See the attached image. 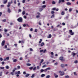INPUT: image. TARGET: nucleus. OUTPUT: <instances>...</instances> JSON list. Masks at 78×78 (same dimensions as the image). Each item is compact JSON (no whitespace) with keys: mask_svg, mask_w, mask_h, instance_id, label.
<instances>
[{"mask_svg":"<svg viewBox=\"0 0 78 78\" xmlns=\"http://www.w3.org/2000/svg\"><path fill=\"white\" fill-rule=\"evenodd\" d=\"M5 41L4 40L1 43V45L2 46H4L5 45Z\"/></svg>","mask_w":78,"mask_h":78,"instance_id":"obj_6","label":"nucleus"},{"mask_svg":"<svg viewBox=\"0 0 78 78\" xmlns=\"http://www.w3.org/2000/svg\"><path fill=\"white\" fill-rule=\"evenodd\" d=\"M43 45H44V43L42 42L41 44V47H43Z\"/></svg>","mask_w":78,"mask_h":78,"instance_id":"obj_13","label":"nucleus"},{"mask_svg":"<svg viewBox=\"0 0 78 78\" xmlns=\"http://www.w3.org/2000/svg\"><path fill=\"white\" fill-rule=\"evenodd\" d=\"M66 4L67 5H71V3L69 2H66Z\"/></svg>","mask_w":78,"mask_h":78,"instance_id":"obj_9","label":"nucleus"},{"mask_svg":"<svg viewBox=\"0 0 78 78\" xmlns=\"http://www.w3.org/2000/svg\"><path fill=\"white\" fill-rule=\"evenodd\" d=\"M17 61V59H15L13 60V62H15Z\"/></svg>","mask_w":78,"mask_h":78,"instance_id":"obj_19","label":"nucleus"},{"mask_svg":"<svg viewBox=\"0 0 78 78\" xmlns=\"http://www.w3.org/2000/svg\"><path fill=\"white\" fill-rule=\"evenodd\" d=\"M50 76L49 75H47L46 76V78H50Z\"/></svg>","mask_w":78,"mask_h":78,"instance_id":"obj_38","label":"nucleus"},{"mask_svg":"<svg viewBox=\"0 0 78 78\" xmlns=\"http://www.w3.org/2000/svg\"><path fill=\"white\" fill-rule=\"evenodd\" d=\"M69 34L70 35H71V36H73L74 34V32H72V30H69Z\"/></svg>","mask_w":78,"mask_h":78,"instance_id":"obj_2","label":"nucleus"},{"mask_svg":"<svg viewBox=\"0 0 78 78\" xmlns=\"http://www.w3.org/2000/svg\"><path fill=\"white\" fill-rule=\"evenodd\" d=\"M14 45L15 46V47H17V44H14Z\"/></svg>","mask_w":78,"mask_h":78,"instance_id":"obj_63","label":"nucleus"},{"mask_svg":"<svg viewBox=\"0 0 78 78\" xmlns=\"http://www.w3.org/2000/svg\"><path fill=\"white\" fill-rule=\"evenodd\" d=\"M44 72H46L47 71V69H45L44 70Z\"/></svg>","mask_w":78,"mask_h":78,"instance_id":"obj_48","label":"nucleus"},{"mask_svg":"<svg viewBox=\"0 0 78 78\" xmlns=\"http://www.w3.org/2000/svg\"><path fill=\"white\" fill-rule=\"evenodd\" d=\"M31 78H34V74H33L31 76Z\"/></svg>","mask_w":78,"mask_h":78,"instance_id":"obj_25","label":"nucleus"},{"mask_svg":"<svg viewBox=\"0 0 78 78\" xmlns=\"http://www.w3.org/2000/svg\"><path fill=\"white\" fill-rule=\"evenodd\" d=\"M8 2V0H5V1H4V4H6V3Z\"/></svg>","mask_w":78,"mask_h":78,"instance_id":"obj_17","label":"nucleus"},{"mask_svg":"<svg viewBox=\"0 0 78 78\" xmlns=\"http://www.w3.org/2000/svg\"><path fill=\"white\" fill-rule=\"evenodd\" d=\"M30 51H33V49L31 48H30Z\"/></svg>","mask_w":78,"mask_h":78,"instance_id":"obj_45","label":"nucleus"},{"mask_svg":"<svg viewBox=\"0 0 78 78\" xmlns=\"http://www.w3.org/2000/svg\"><path fill=\"white\" fill-rule=\"evenodd\" d=\"M59 73H60V75L61 76H62L64 75V72H62L61 71H59Z\"/></svg>","mask_w":78,"mask_h":78,"instance_id":"obj_4","label":"nucleus"},{"mask_svg":"<svg viewBox=\"0 0 78 78\" xmlns=\"http://www.w3.org/2000/svg\"><path fill=\"white\" fill-rule=\"evenodd\" d=\"M65 78H70V77H69V76H68V75L65 76Z\"/></svg>","mask_w":78,"mask_h":78,"instance_id":"obj_39","label":"nucleus"},{"mask_svg":"<svg viewBox=\"0 0 78 78\" xmlns=\"http://www.w3.org/2000/svg\"><path fill=\"white\" fill-rule=\"evenodd\" d=\"M23 75H26V72L25 71H24L23 72Z\"/></svg>","mask_w":78,"mask_h":78,"instance_id":"obj_55","label":"nucleus"},{"mask_svg":"<svg viewBox=\"0 0 78 78\" xmlns=\"http://www.w3.org/2000/svg\"><path fill=\"white\" fill-rule=\"evenodd\" d=\"M61 67H62V68L63 67H64V66H65L64 64H61Z\"/></svg>","mask_w":78,"mask_h":78,"instance_id":"obj_18","label":"nucleus"},{"mask_svg":"<svg viewBox=\"0 0 78 78\" xmlns=\"http://www.w3.org/2000/svg\"><path fill=\"white\" fill-rule=\"evenodd\" d=\"M10 75H14V72H12L10 73Z\"/></svg>","mask_w":78,"mask_h":78,"instance_id":"obj_32","label":"nucleus"},{"mask_svg":"<svg viewBox=\"0 0 78 78\" xmlns=\"http://www.w3.org/2000/svg\"><path fill=\"white\" fill-rule=\"evenodd\" d=\"M37 69H40L39 66H37Z\"/></svg>","mask_w":78,"mask_h":78,"instance_id":"obj_64","label":"nucleus"},{"mask_svg":"<svg viewBox=\"0 0 78 78\" xmlns=\"http://www.w3.org/2000/svg\"><path fill=\"white\" fill-rule=\"evenodd\" d=\"M47 70H50L51 69V68L50 67H48L46 68Z\"/></svg>","mask_w":78,"mask_h":78,"instance_id":"obj_44","label":"nucleus"},{"mask_svg":"<svg viewBox=\"0 0 78 78\" xmlns=\"http://www.w3.org/2000/svg\"><path fill=\"white\" fill-rule=\"evenodd\" d=\"M17 20L19 22H22L23 21V19L22 17H20L17 19Z\"/></svg>","mask_w":78,"mask_h":78,"instance_id":"obj_1","label":"nucleus"},{"mask_svg":"<svg viewBox=\"0 0 78 78\" xmlns=\"http://www.w3.org/2000/svg\"><path fill=\"white\" fill-rule=\"evenodd\" d=\"M5 32H8V30L5 29H4Z\"/></svg>","mask_w":78,"mask_h":78,"instance_id":"obj_41","label":"nucleus"},{"mask_svg":"<svg viewBox=\"0 0 78 78\" xmlns=\"http://www.w3.org/2000/svg\"><path fill=\"white\" fill-rule=\"evenodd\" d=\"M40 17V16L39 15L36 16V18L37 19H38V18H39Z\"/></svg>","mask_w":78,"mask_h":78,"instance_id":"obj_26","label":"nucleus"},{"mask_svg":"<svg viewBox=\"0 0 78 78\" xmlns=\"http://www.w3.org/2000/svg\"><path fill=\"white\" fill-rule=\"evenodd\" d=\"M6 59L7 60H9V57H7L6 58Z\"/></svg>","mask_w":78,"mask_h":78,"instance_id":"obj_42","label":"nucleus"},{"mask_svg":"<svg viewBox=\"0 0 78 78\" xmlns=\"http://www.w3.org/2000/svg\"><path fill=\"white\" fill-rule=\"evenodd\" d=\"M52 3L53 5H55V4H56V2H55V1H52Z\"/></svg>","mask_w":78,"mask_h":78,"instance_id":"obj_24","label":"nucleus"},{"mask_svg":"<svg viewBox=\"0 0 78 78\" xmlns=\"http://www.w3.org/2000/svg\"><path fill=\"white\" fill-rule=\"evenodd\" d=\"M54 76L55 77V78H58V75H56V73H54Z\"/></svg>","mask_w":78,"mask_h":78,"instance_id":"obj_8","label":"nucleus"},{"mask_svg":"<svg viewBox=\"0 0 78 78\" xmlns=\"http://www.w3.org/2000/svg\"><path fill=\"white\" fill-rule=\"evenodd\" d=\"M62 25H63L64 26V25H66V24H65V23H62Z\"/></svg>","mask_w":78,"mask_h":78,"instance_id":"obj_62","label":"nucleus"},{"mask_svg":"<svg viewBox=\"0 0 78 78\" xmlns=\"http://www.w3.org/2000/svg\"><path fill=\"white\" fill-rule=\"evenodd\" d=\"M43 10V8H40L39 9V11H40V12H41V11Z\"/></svg>","mask_w":78,"mask_h":78,"instance_id":"obj_16","label":"nucleus"},{"mask_svg":"<svg viewBox=\"0 0 78 78\" xmlns=\"http://www.w3.org/2000/svg\"><path fill=\"white\" fill-rule=\"evenodd\" d=\"M76 55V53H73L72 54V55H73V57H74V56H75V55Z\"/></svg>","mask_w":78,"mask_h":78,"instance_id":"obj_23","label":"nucleus"},{"mask_svg":"<svg viewBox=\"0 0 78 78\" xmlns=\"http://www.w3.org/2000/svg\"><path fill=\"white\" fill-rule=\"evenodd\" d=\"M17 68H18V69H20V66H17Z\"/></svg>","mask_w":78,"mask_h":78,"instance_id":"obj_36","label":"nucleus"},{"mask_svg":"<svg viewBox=\"0 0 78 78\" xmlns=\"http://www.w3.org/2000/svg\"><path fill=\"white\" fill-rule=\"evenodd\" d=\"M45 76V75L44 74H42L41 75V77H42V78L44 77V76Z\"/></svg>","mask_w":78,"mask_h":78,"instance_id":"obj_14","label":"nucleus"},{"mask_svg":"<svg viewBox=\"0 0 78 78\" xmlns=\"http://www.w3.org/2000/svg\"><path fill=\"white\" fill-rule=\"evenodd\" d=\"M14 4H16V0H15L14 1Z\"/></svg>","mask_w":78,"mask_h":78,"instance_id":"obj_53","label":"nucleus"},{"mask_svg":"<svg viewBox=\"0 0 78 78\" xmlns=\"http://www.w3.org/2000/svg\"><path fill=\"white\" fill-rule=\"evenodd\" d=\"M36 70V67H34L33 69V70Z\"/></svg>","mask_w":78,"mask_h":78,"instance_id":"obj_33","label":"nucleus"},{"mask_svg":"<svg viewBox=\"0 0 78 78\" xmlns=\"http://www.w3.org/2000/svg\"><path fill=\"white\" fill-rule=\"evenodd\" d=\"M56 11H59V9H55Z\"/></svg>","mask_w":78,"mask_h":78,"instance_id":"obj_58","label":"nucleus"},{"mask_svg":"<svg viewBox=\"0 0 78 78\" xmlns=\"http://www.w3.org/2000/svg\"><path fill=\"white\" fill-rule=\"evenodd\" d=\"M47 37L48 38H51V34H49Z\"/></svg>","mask_w":78,"mask_h":78,"instance_id":"obj_11","label":"nucleus"},{"mask_svg":"<svg viewBox=\"0 0 78 78\" xmlns=\"http://www.w3.org/2000/svg\"><path fill=\"white\" fill-rule=\"evenodd\" d=\"M22 14L23 15H24L25 14V11H23L22 12Z\"/></svg>","mask_w":78,"mask_h":78,"instance_id":"obj_28","label":"nucleus"},{"mask_svg":"<svg viewBox=\"0 0 78 78\" xmlns=\"http://www.w3.org/2000/svg\"><path fill=\"white\" fill-rule=\"evenodd\" d=\"M11 5V2H9L8 3V5L7 6V7H9L10 6V5Z\"/></svg>","mask_w":78,"mask_h":78,"instance_id":"obj_7","label":"nucleus"},{"mask_svg":"<svg viewBox=\"0 0 78 78\" xmlns=\"http://www.w3.org/2000/svg\"><path fill=\"white\" fill-rule=\"evenodd\" d=\"M2 22H6V20L5 19H4L3 20H2Z\"/></svg>","mask_w":78,"mask_h":78,"instance_id":"obj_35","label":"nucleus"},{"mask_svg":"<svg viewBox=\"0 0 78 78\" xmlns=\"http://www.w3.org/2000/svg\"><path fill=\"white\" fill-rule=\"evenodd\" d=\"M33 67H31L29 68L30 70H32L33 69Z\"/></svg>","mask_w":78,"mask_h":78,"instance_id":"obj_43","label":"nucleus"},{"mask_svg":"<svg viewBox=\"0 0 78 78\" xmlns=\"http://www.w3.org/2000/svg\"><path fill=\"white\" fill-rule=\"evenodd\" d=\"M4 64H5V62H2V65H3Z\"/></svg>","mask_w":78,"mask_h":78,"instance_id":"obj_57","label":"nucleus"},{"mask_svg":"<svg viewBox=\"0 0 78 78\" xmlns=\"http://www.w3.org/2000/svg\"><path fill=\"white\" fill-rule=\"evenodd\" d=\"M52 11H55L56 10V8L54 7L52 9Z\"/></svg>","mask_w":78,"mask_h":78,"instance_id":"obj_30","label":"nucleus"},{"mask_svg":"<svg viewBox=\"0 0 78 78\" xmlns=\"http://www.w3.org/2000/svg\"><path fill=\"white\" fill-rule=\"evenodd\" d=\"M42 39H40V41H39V44H41L42 42Z\"/></svg>","mask_w":78,"mask_h":78,"instance_id":"obj_22","label":"nucleus"},{"mask_svg":"<svg viewBox=\"0 0 78 78\" xmlns=\"http://www.w3.org/2000/svg\"><path fill=\"white\" fill-rule=\"evenodd\" d=\"M30 75V74H27L25 75L26 77H28Z\"/></svg>","mask_w":78,"mask_h":78,"instance_id":"obj_15","label":"nucleus"},{"mask_svg":"<svg viewBox=\"0 0 78 78\" xmlns=\"http://www.w3.org/2000/svg\"><path fill=\"white\" fill-rule=\"evenodd\" d=\"M42 8H46V5H44L42 6Z\"/></svg>","mask_w":78,"mask_h":78,"instance_id":"obj_31","label":"nucleus"},{"mask_svg":"<svg viewBox=\"0 0 78 78\" xmlns=\"http://www.w3.org/2000/svg\"><path fill=\"white\" fill-rule=\"evenodd\" d=\"M46 67V65H44L42 67V68H44V67Z\"/></svg>","mask_w":78,"mask_h":78,"instance_id":"obj_52","label":"nucleus"},{"mask_svg":"<svg viewBox=\"0 0 78 78\" xmlns=\"http://www.w3.org/2000/svg\"><path fill=\"white\" fill-rule=\"evenodd\" d=\"M61 14L62 15H64V14H65V12H64V11H62V12Z\"/></svg>","mask_w":78,"mask_h":78,"instance_id":"obj_12","label":"nucleus"},{"mask_svg":"<svg viewBox=\"0 0 78 78\" xmlns=\"http://www.w3.org/2000/svg\"><path fill=\"white\" fill-rule=\"evenodd\" d=\"M74 75H76V76H77V74H76V72H74Z\"/></svg>","mask_w":78,"mask_h":78,"instance_id":"obj_50","label":"nucleus"},{"mask_svg":"<svg viewBox=\"0 0 78 78\" xmlns=\"http://www.w3.org/2000/svg\"><path fill=\"white\" fill-rule=\"evenodd\" d=\"M58 62H56V63H55L54 64V65H55V66H57V65H58Z\"/></svg>","mask_w":78,"mask_h":78,"instance_id":"obj_49","label":"nucleus"},{"mask_svg":"<svg viewBox=\"0 0 78 78\" xmlns=\"http://www.w3.org/2000/svg\"><path fill=\"white\" fill-rule=\"evenodd\" d=\"M46 51V49H44V50L43 51L44 53H45Z\"/></svg>","mask_w":78,"mask_h":78,"instance_id":"obj_59","label":"nucleus"},{"mask_svg":"<svg viewBox=\"0 0 78 78\" xmlns=\"http://www.w3.org/2000/svg\"><path fill=\"white\" fill-rule=\"evenodd\" d=\"M17 73L18 75H20V72L19 71H18Z\"/></svg>","mask_w":78,"mask_h":78,"instance_id":"obj_29","label":"nucleus"},{"mask_svg":"<svg viewBox=\"0 0 78 78\" xmlns=\"http://www.w3.org/2000/svg\"><path fill=\"white\" fill-rule=\"evenodd\" d=\"M43 51H44V50L42 49L40 51V53H41V52H42Z\"/></svg>","mask_w":78,"mask_h":78,"instance_id":"obj_51","label":"nucleus"},{"mask_svg":"<svg viewBox=\"0 0 78 78\" xmlns=\"http://www.w3.org/2000/svg\"><path fill=\"white\" fill-rule=\"evenodd\" d=\"M2 75V72H1L0 73V76H1Z\"/></svg>","mask_w":78,"mask_h":78,"instance_id":"obj_47","label":"nucleus"},{"mask_svg":"<svg viewBox=\"0 0 78 78\" xmlns=\"http://www.w3.org/2000/svg\"><path fill=\"white\" fill-rule=\"evenodd\" d=\"M5 68L6 69H9V66H6L5 67Z\"/></svg>","mask_w":78,"mask_h":78,"instance_id":"obj_27","label":"nucleus"},{"mask_svg":"<svg viewBox=\"0 0 78 78\" xmlns=\"http://www.w3.org/2000/svg\"><path fill=\"white\" fill-rule=\"evenodd\" d=\"M7 12L9 13H10V12H11V10H10V9L8 8L7 10Z\"/></svg>","mask_w":78,"mask_h":78,"instance_id":"obj_10","label":"nucleus"},{"mask_svg":"<svg viewBox=\"0 0 78 78\" xmlns=\"http://www.w3.org/2000/svg\"><path fill=\"white\" fill-rule=\"evenodd\" d=\"M26 0H23V3H25V1Z\"/></svg>","mask_w":78,"mask_h":78,"instance_id":"obj_61","label":"nucleus"},{"mask_svg":"<svg viewBox=\"0 0 78 78\" xmlns=\"http://www.w3.org/2000/svg\"><path fill=\"white\" fill-rule=\"evenodd\" d=\"M59 59L60 60V61H62V62H63V61H65V59H63V57H60L59 58Z\"/></svg>","mask_w":78,"mask_h":78,"instance_id":"obj_3","label":"nucleus"},{"mask_svg":"<svg viewBox=\"0 0 78 78\" xmlns=\"http://www.w3.org/2000/svg\"><path fill=\"white\" fill-rule=\"evenodd\" d=\"M0 60L1 61H3V58H0Z\"/></svg>","mask_w":78,"mask_h":78,"instance_id":"obj_60","label":"nucleus"},{"mask_svg":"<svg viewBox=\"0 0 78 78\" xmlns=\"http://www.w3.org/2000/svg\"><path fill=\"white\" fill-rule=\"evenodd\" d=\"M44 62V59H42L41 60V62H40V64H41L42 63V62Z\"/></svg>","mask_w":78,"mask_h":78,"instance_id":"obj_21","label":"nucleus"},{"mask_svg":"<svg viewBox=\"0 0 78 78\" xmlns=\"http://www.w3.org/2000/svg\"><path fill=\"white\" fill-rule=\"evenodd\" d=\"M51 14H55V12L53 11H52L51 12Z\"/></svg>","mask_w":78,"mask_h":78,"instance_id":"obj_40","label":"nucleus"},{"mask_svg":"<svg viewBox=\"0 0 78 78\" xmlns=\"http://www.w3.org/2000/svg\"><path fill=\"white\" fill-rule=\"evenodd\" d=\"M74 63H75V64H76V63H77V60H75L74 61Z\"/></svg>","mask_w":78,"mask_h":78,"instance_id":"obj_56","label":"nucleus"},{"mask_svg":"<svg viewBox=\"0 0 78 78\" xmlns=\"http://www.w3.org/2000/svg\"><path fill=\"white\" fill-rule=\"evenodd\" d=\"M51 18H54L55 17V15L53 14L51 17Z\"/></svg>","mask_w":78,"mask_h":78,"instance_id":"obj_20","label":"nucleus"},{"mask_svg":"<svg viewBox=\"0 0 78 78\" xmlns=\"http://www.w3.org/2000/svg\"><path fill=\"white\" fill-rule=\"evenodd\" d=\"M72 9H69V12H71V11H72Z\"/></svg>","mask_w":78,"mask_h":78,"instance_id":"obj_54","label":"nucleus"},{"mask_svg":"<svg viewBox=\"0 0 78 78\" xmlns=\"http://www.w3.org/2000/svg\"><path fill=\"white\" fill-rule=\"evenodd\" d=\"M40 70H41V72H43L44 71V70L43 69H41Z\"/></svg>","mask_w":78,"mask_h":78,"instance_id":"obj_37","label":"nucleus"},{"mask_svg":"<svg viewBox=\"0 0 78 78\" xmlns=\"http://www.w3.org/2000/svg\"><path fill=\"white\" fill-rule=\"evenodd\" d=\"M27 66H31V64H30V63H27Z\"/></svg>","mask_w":78,"mask_h":78,"instance_id":"obj_34","label":"nucleus"},{"mask_svg":"<svg viewBox=\"0 0 78 78\" xmlns=\"http://www.w3.org/2000/svg\"><path fill=\"white\" fill-rule=\"evenodd\" d=\"M22 59H23V58H22V57H20V61H22Z\"/></svg>","mask_w":78,"mask_h":78,"instance_id":"obj_46","label":"nucleus"},{"mask_svg":"<svg viewBox=\"0 0 78 78\" xmlns=\"http://www.w3.org/2000/svg\"><path fill=\"white\" fill-rule=\"evenodd\" d=\"M61 2H62V3H64L65 2V1L64 0H59L58 1V3L59 4H60Z\"/></svg>","mask_w":78,"mask_h":78,"instance_id":"obj_5","label":"nucleus"}]
</instances>
